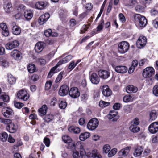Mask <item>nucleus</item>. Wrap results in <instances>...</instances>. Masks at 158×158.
Listing matches in <instances>:
<instances>
[{
	"label": "nucleus",
	"instance_id": "1",
	"mask_svg": "<svg viewBox=\"0 0 158 158\" xmlns=\"http://www.w3.org/2000/svg\"><path fill=\"white\" fill-rule=\"evenodd\" d=\"M84 144L81 141H78L76 143H72L71 146L72 148L79 149L80 153L78 151L73 152L72 155L73 158H82L83 156L85 154V152L84 148Z\"/></svg>",
	"mask_w": 158,
	"mask_h": 158
},
{
	"label": "nucleus",
	"instance_id": "2",
	"mask_svg": "<svg viewBox=\"0 0 158 158\" xmlns=\"http://www.w3.org/2000/svg\"><path fill=\"white\" fill-rule=\"evenodd\" d=\"M135 22L141 27H145L147 23V20L145 17L139 14H136L134 16Z\"/></svg>",
	"mask_w": 158,
	"mask_h": 158
},
{
	"label": "nucleus",
	"instance_id": "3",
	"mask_svg": "<svg viewBox=\"0 0 158 158\" xmlns=\"http://www.w3.org/2000/svg\"><path fill=\"white\" fill-rule=\"evenodd\" d=\"M129 47L128 43L125 41H123L118 44V50L120 53L124 54L128 51Z\"/></svg>",
	"mask_w": 158,
	"mask_h": 158
},
{
	"label": "nucleus",
	"instance_id": "4",
	"mask_svg": "<svg viewBox=\"0 0 158 158\" xmlns=\"http://www.w3.org/2000/svg\"><path fill=\"white\" fill-rule=\"evenodd\" d=\"M17 96L19 99L27 101L29 98V95L26 90L22 89L18 91Z\"/></svg>",
	"mask_w": 158,
	"mask_h": 158
},
{
	"label": "nucleus",
	"instance_id": "5",
	"mask_svg": "<svg viewBox=\"0 0 158 158\" xmlns=\"http://www.w3.org/2000/svg\"><path fill=\"white\" fill-rule=\"evenodd\" d=\"M99 124V122L97 119L93 118L89 120L87 125V128L91 130L95 129Z\"/></svg>",
	"mask_w": 158,
	"mask_h": 158
},
{
	"label": "nucleus",
	"instance_id": "6",
	"mask_svg": "<svg viewBox=\"0 0 158 158\" xmlns=\"http://www.w3.org/2000/svg\"><path fill=\"white\" fill-rule=\"evenodd\" d=\"M69 94L72 98H76L80 96V93L77 88L73 87L70 89Z\"/></svg>",
	"mask_w": 158,
	"mask_h": 158
},
{
	"label": "nucleus",
	"instance_id": "7",
	"mask_svg": "<svg viewBox=\"0 0 158 158\" xmlns=\"http://www.w3.org/2000/svg\"><path fill=\"white\" fill-rule=\"evenodd\" d=\"M2 112L3 116L6 118H9L12 116L14 114L12 110L7 107L2 108Z\"/></svg>",
	"mask_w": 158,
	"mask_h": 158
},
{
	"label": "nucleus",
	"instance_id": "8",
	"mask_svg": "<svg viewBox=\"0 0 158 158\" xmlns=\"http://www.w3.org/2000/svg\"><path fill=\"white\" fill-rule=\"evenodd\" d=\"M101 91L103 95L106 97L110 96L112 94L111 90L107 85H104L102 86Z\"/></svg>",
	"mask_w": 158,
	"mask_h": 158
},
{
	"label": "nucleus",
	"instance_id": "9",
	"mask_svg": "<svg viewBox=\"0 0 158 158\" xmlns=\"http://www.w3.org/2000/svg\"><path fill=\"white\" fill-rule=\"evenodd\" d=\"M154 72V70L152 67H148L146 68L143 73V76L144 77H151L153 75Z\"/></svg>",
	"mask_w": 158,
	"mask_h": 158
},
{
	"label": "nucleus",
	"instance_id": "10",
	"mask_svg": "<svg viewBox=\"0 0 158 158\" xmlns=\"http://www.w3.org/2000/svg\"><path fill=\"white\" fill-rule=\"evenodd\" d=\"M146 42V38L144 36H140L137 41L136 45L138 48H141L145 46Z\"/></svg>",
	"mask_w": 158,
	"mask_h": 158
},
{
	"label": "nucleus",
	"instance_id": "11",
	"mask_svg": "<svg viewBox=\"0 0 158 158\" xmlns=\"http://www.w3.org/2000/svg\"><path fill=\"white\" fill-rule=\"evenodd\" d=\"M69 88L65 85H64L60 86L59 90V94L61 96H64L67 94L69 93Z\"/></svg>",
	"mask_w": 158,
	"mask_h": 158
},
{
	"label": "nucleus",
	"instance_id": "12",
	"mask_svg": "<svg viewBox=\"0 0 158 158\" xmlns=\"http://www.w3.org/2000/svg\"><path fill=\"white\" fill-rule=\"evenodd\" d=\"M149 132L152 134H154L158 131V122H155L152 123L148 127Z\"/></svg>",
	"mask_w": 158,
	"mask_h": 158
},
{
	"label": "nucleus",
	"instance_id": "13",
	"mask_svg": "<svg viewBox=\"0 0 158 158\" xmlns=\"http://www.w3.org/2000/svg\"><path fill=\"white\" fill-rule=\"evenodd\" d=\"M19 43L17 40H14L6 44V48L7 50H11L18 47Z\"/></svg>",
	"mask_w": 158,
	"mask_h": 158
},
{
	"label": "nucleus",
	"instance_id": "14",
	"mask_svg": "<svg viewBox=\"0 0 158 158\" xmlns=\"http://www.w3.org/2000/svg\"><path fill=\"white\" fill-rule=\"evenodd\" d=\"M11 55L15 60H21L22 58V53L20 51L17 50H13L11 52Z\"/></svg>",
	"mask_w": 158,
	"mask_h": 158
},
{
	"label": "nucleus",
	"instance_id": "15",
	"mask_svg": "<svg viewBox=\"0 0 158 158\" xmlns=\"http://www.w3.org/2000/svg\"><path fill=\"white\" fill-rule=\"evenodd\" d=\"M50 17V15L48 13H46L40 16L38 19L39 23L43 25L45 23Z\"/></svg>",
	"mask_w": 158,
	"mask_h": 158
},
{
	"label": "nucleus",
	"instance_id": "16",
	"mask_svg": "<svg viewBox=\"0 0 158 158\" xmlns=\"http://www.w3.org/2000/svg\"><path fill=\"white\" fill-rule=\"evenodd\" d=\"M0 27L2 30V35L5 36H7L9 35V31L5 23L0 24Z\"/></svg>",
	"mask_w": 158,
	"mask_h": 158
},
{
	"label": "nucleus",
	"instance_id": "17",
	"mask_svg": "<svg viewBox=\"0 0 158 158\" xmlns=\"http://www.w3.org/2000/svg\"><path fill=\"white\" fill-rule=\"evenodd\" d=\"M90 79L91 83L94 84H98L100 81L99 77L95 73H93L91 74L90 76Z\"/></svg>",
	"mask_w": 158,
	"mask_h": 158
},
{
	"label": "nucleus",
	"instance_id": "18",
	"mask_svg": "<svg viewBox=\"0 0 158 158\" xmlns=\"http://www.w3.org/2000/svg\"><path fill=\"white\" fill-rule=\"evenodd\" d=\"M107 118L109 119H112L113 121H116L118 118L117 111H110L109 114L107 115Z\"/></svg>",
	"mask_w": 158,
	"mask_h": 158
},
{
	"label": "nucleus",
	"instance_id": "19",
	"mask_svg": "<svg viewBox=\"0 0 158 158\" xmlns=\"http://www.w3.org/2000/svg\"><path fill=\"white\" fill-rule=\"evenodd\" d=\"M98 74L100 77L102 79H106L110 76V73L108 71L105 70H101L98 71Z\"/></svg>",
	"mask_w": 158,
	"mask_h": 158
},
{
	"label": "nucleus",
	"instance_id": "20",
	"mask_svg": "<svg viewBox=\"0 0 158 158\" xmlns=\"http://www.w3.org/2000/svg\"><path fill=\"white\" fill-rule=\"evenodd\" d=\"M45 44L44 43L40 42L36 43L35 47V51L38 53L41 52L44 48Z\"/></svg>",
	"mask_w": 158,
	"mask_h": 158
},
{
	"label": "nucleus",
	"instance_id": "21",
	"mask_svg": "<svg viewBox=\"0 0 158 158\" xmlns=\"http://www.w3.org/2000/svg\"><path fill=\"white\" fill-rule=\"evenodd\" d=\"M73 57V56L71 55L66 56L64 58L58 62L56 64V67H58L62 64L68 62L72 59Z\"/></svg>",
	"mask_w": 158,
	"mask_h": 158
},
{
	"label": "nucleus",
	"instance_id": "22",
	"mask_svg": "<svg viewBox=\"0 0 158 158\" xmlns=\"http://www.w3.org/2000/svg\"><path fill=\"white\" fill-rule=\"evenodd\" d=\"M130 149L131 147L129 146L127 147L122 149L118 152L119 156L124 157L126 156L128 154Z\"/></svg>",
	"mask_w": 158,
	"mask_h": 158
},
{
	"label": "nucleus",
	"instance_id": "23",
	"mask_svg": "<svg viewBox=\"0 0 158 158\" xmlns=\"http://www.w3.org/2000/svg\"><path fill=\"white\" fill-rule=\"evenodd\" d=\"M115 70L118 73H124L127 72V68L124 66H117L115 68Z\"/></svg>",
	"mask_w": 158,
	"mask_h": 158
},
{
	"label": "nucleus",
	"instance_id": "24",
	"mask_svg": "<svg viewBox=\"0 0 158 158\" xmlns=\"http://www.w3.org/2000/svg\"><path fill=\"white\" fill-rule=\"evenodd\" d=\"M12 25L13 26L12 28V32L13 34L16 35L20 34L21 30L20 27L17 25H15V23H12Z\"/></svg>",
	"mask_w": 158,
	"mask_h": 158
},
{
	"label": "nucleus",
	"instance_id": "25",
	"mask_svg": "<svg viewBox=\"0 0 158 158\" xmlns=\"http://www.w3.org/2000/svg\"><path fill=\"white\" fill-rule=\"evenodd\" d=\"M6 129L10 132L14 133L16 131L17 129V126L16 125L11 123L9 125H7Z\"/></svg>",
	"mask_w": 158,
	"mask_h": 158
},
{
	"label": "nucleus",
	"instance_id": "26",
	"mask_svg": "<svg viewBox=\"0 0 158 158\" xmlns=\"http://www.w3.org/2000/svg\"><path fill=\"white\" fill-rule=\"evenodd\" d=\"M143 150V148L142 146H138L135 148L134 155L135 157L140 156Z\"/></svg>",
	"mask_w": 158,
	"mask_h": 158
},
{
	"label": "nucleus",
	"instance_id": "27",
	"mask_svg": "<svg viewBox=\"0 0 158 158\" xmlns=\"http://www.w3.org/2000/svg\"><path fill=\"white\" fill-rule=\"evenodd\" d=\"M47 106L46 105H43L38 110L39 115L41 116L45 115L47 113Z\"/></svg>",
	"mask_w": 158,
	"mask_h": 158
},
{
	"label": "nucleus",
	"instance_id": "28",
	"mask_svg": "<svg viewBox=\"0 0 158 158\" xmlns=\"http://www.w3.org/2000/svg\"><path fill=\"white\" fill-rule=\"evenodd\" d=\"M24 16L27 19H30L33 16L32 10L29 9H27L24 12Z\"/></svg>",
	"mask_w": 158,
	"mask_h": 158
},
{
	"label": "nucleus",
	"instance_id": "29",
	"mask_svg": "<svg viewBox=\"0 0 158 158\" xmlns=\"http://www.w3.org/2000/svg\"><path fill=\"white\" fill-rule=\"evenodd\" d=\"M137 87L132 85L128 86H127L126 88V90L128 93H135L137 91Z\"/></svg>",
	"mask_w": 158,
	"mask_h": 158
},
{
	"label": "nucleus",
	"instance_id": "30",
	"mask_svg": "<svg viewBox=\"0 0 158 158\" xmlns=\"http://www.w3.org/2000/svg\"><path fill=\"white\" fill-rule=\"evenodd\" d=\"M90 135V134L88 132H85L81 133L79 136V139L82 141H84L88 138Z\"/></svg>",
	"mask_w": 158,
	"mask_h": 158
},
{
	"label": "nucleus",
	"instance_id": "31",
	"mask_svg": "<svg viewBox=\"0 0 158 158\" xmlns=\"http://www.w3.org/2000/svg\"><path fill=\"white\" fill-rule=\"evenodd\" d=\"M47 2H39L35 4V6L38 9H42L45 7L47 5Z\"/></svg>",
	"mask_w": 158,
	"mask_h": 158
},
{
	"label": "nucleus",
	"instance_id": "32",
	"mask_svg": "<svg viewBox=\"0 0 158 158\" xmlns=\"http://www.w3.org/2000/svg\"><path fill=\"white\" fill-rule=\"evenodd\" d=\"M68 130L70 132L76 134L80 132V129L79 127L73 126L69 127L68 128Z\"/></svg>",
	"mask_w": 158,
	"mask_h": 158
},
{
	"label": "nucleus",
	"instance_id": "33",
	"mask_svg": "<svg viewBox=\"0 0 158 158\" xmlns=\"http://www.w3.org/2000/svg\"><path fill=\"white\" fill-rule=\"evenodd\" d=\"M8 82L10 85H13L15 83L16 79L11 74H8Z\"/></svg>",
	"mask_w": 158,
	"mask_h": 158
},
{
	"label": "nucleus",
	"instance_id": "34",
	"mask_svg": "<svg viewBox=\"0 0 158 158\" xmlns=\"http://www.w3.org/2000/svg\"><path fill=\"white\" fill-rule=\"evenodd\" d=\"M157 116L156 112L155 110H152L150 113V120L153 121L156 119Z\"/></svg>",
	"mask_w": 158,
	"mask_h": 158
},
{
	"label": "nucleus",
	"instance_id": "35",
	"mask_svg": "<svg viewBox=\"0 0 158 158\" xmlns=\"http://www.w3.org/2000/svg\"><path fill=\"white\" fill-rule=\"evenodd\" d=\"M0 98L4 102H8L9 100V96L5 93H2L0 96Z\"/></svg>",
	"mask_w": 158,
	"mask_h": 158
},
{
	"label": "nucleus",
	"instance_id": "36",
	"mask_svg": "<svg viewBox=\"0 0 158 158\" xmlns=\"http://www.w3.org/2000/svg\"><path fill=\"white\" fill-rule=\"evenodd\" d=\"M62 139L63 141L66 143H69L72 141L71 138L67 135H64L63 136Z\"/></svg>",
	"mask_w": 158,
	"mask_h": 158
},
{
	"label": "nucleus",
	"instance_id": "37",
	"mask_svg": "<svg viewBox=\"0 0 158 158\" xmlns=\"http://www.w3.org/2000/svg\"><path fill=\"white\" fill-rule=\"evenodd\" d=\"M129 129L133 133H137L139 132L140 130V128L138 126L135 125H131L129 127Z\"/></svg>",
	"mask_w": 158,
	"mask_h": 158
},
{
	"label": "nucleus",
	"instance_id": "38",
	"mask_svg": "<svg viewBox=\"0 0 158 158\" xmlns=\"http://www.w3.org/2000/svg\"><path fill=\"white\" fill-rule=\"evenodd\" d=\"M8 138V134L5 132H3L0 134V140L1 141L4 142H6Z\"/></svg>",
	"mask_w": 158,
	"mask_h": 158
},
{
	"label": "nucleus",
	"instance_id": "39",
	"mask_svg": "<svg viewBox=\"0 0 158 158\" xmlns=\"http://www.w3.org/2000/svg\"><path fill=\"white\" fill-rule=\"evenodd\" d=\"M92 157L93 158H102L101 155L97 152L96 150H94L92 151Z\"/></svg>",
	"mask_w": 158,
	"mask_h": 158
},
{
	"label": "nucleus",
	"instance_id": "40",
	"mask_svg": "<svg viewBox=\"0 0 158 158\" xmlns=\"http://www.w3.org/2000/svg\"><path fill=\"white\" fill-rule=\"evenodd\" d=\"M123 100L124 102H132L133 100V98L131 95H127L123 97Z\"/></svg>",
	"mask_w": 158,
	"mask_h": 158
},
{
	"label": "nucleus",
	"instance_id": "41",
	"mask_svg": "<svg viewBox=\"0 0 158 158\" xmlns=\"http://www.w3.org/2000/svg\"><path fill=\"white\" fill-rule=\"evenodd\" d=\"M28 72L30 73H33L35 71V67L33 64H30L27 67Z\"/></svg>",
	"mask_w": 158,
	"mask_h": 158
},
{
	"label": "nucleus",
	"instance_id": "42",
	"mask_svg": "<svg viewBox=\"0 0 158 158\" xmlns=\"http://www.w3.org/2000/svg\"><path fill=\"white\" fill-rule=\"evenodd\" d=\"M4 9L6 13H10L12 10V5L10 3H8L4 6Z\"/></svg>",
	"mask_w": 158,
	"mask_h": 158
},
{
	"label": "nucleus",
	"instance_id": "43",
	"mask_svg": "<svg viewBox=\"0 0 158 158\" xmlns=\"http://www.w3.org/2000/svg\"><path fill=\"white\" fill-rule=\"evenodd\" d=\"M54 116L51 114L47 115L45 118V120L47 122H49L54 119Z\"/></svg>",
	"mask_w": 158,
	"mask_h": 158
},
{
	"label": "nucleus",
	"instance_id": "44",
	"mask_svg": "<svg viewBox=\"0 0 158 158\" xmlns=\"http://www.w3.org/2000/svg\"><path fill=\"white\" fill-rule=\"evenodd\" d=\"M0 122L4 124L9 125L12 123V121L10 119H3L0 118Z\"/></svg>",
	"mask_w": 158,
	"mask_h": 158
},
{
	"label": "nucleus",
	"instance_id": "45",
	"mask_svg": "<svg viewBox=\"0 0 158 158\" xmlns=\"http://www.w3.org/2000/svg\"><path fill=\"white\" fill-rule=\"evenodd\" d=\"M110 104V103L109 102L102 100L100 101L99 105L100 107L103 108L108 106Z\"/></svg>",
	"mask_w": 158,
	"mask_h": 158
},
{
	"label": "nucleus",
	"instance_id": "46",
	"mask_svg": "<svg viewBox=\"0 0 158 158\" xmlns=\"http://www.w3.org/2000/svg\"><path fill=\"white\" fill-rule=\"evenodd\" d=\"M117 152L116 148L112 149L108 153V156L109 157H111L115 155Z\"/></svg>",
	"mask_w": 158,
	"mask_h": 158
},
{
	"label": "nucleus",
	"instance_id": "47",
	"mask_svg": "<svg viewBox=\"0 0 158 158\" xmlns=\"http://www.w3.org/2000/svg\"><path fill=\"white\" fill-rule=\"evenodd\" d=\"M67 106V103L66 102L61 101L59 102V107L61 109H65Z\"/></svg>",
	"mask_w": 158,
	"mask_h": 158
},
{
	"label": "nucleus",
	"instance_id": "48",
	"mask_svg": "<svg viewBox=\"0 0 158 158\" xmlns=\"http://www.w3.org/2000/svg\"><path fill=\"white\" fill-rule=\"evenodd\" d=\"M57 67H56V65L55 66L53 67L51 69L48 75V77L51 78L53 74L55 73V70Z\"/></svg>",
	"mask_w": 158,
	"mask_h": 158
},
{
	"label": "nucleus",
	"instance_id": "49",
	"mask_svg": "<svg viewBox=\"0 0 158 158\" xmlns=\"http://www.w3.org/2000/svg\"><path fill=\"white\" fill-rule=\"evenodd\" d=\"M139 123V121L137 118H136L133 120L131 122V125L137 126Z\"/></svg>",
	"mask_w": 158,
	"mask_h": 158
},
{
	"label": "nucleus",
	"instance_id": "50",
	"mask_svg": "<svg viewBox=\"0 0 158 158\" xmlns=\"http://www.w3.org/2000/svg\"><path fill=\"white\" fill-rule=\"evenodd\" d=\"M152 91L154 94L155 96H158V83L154 87Z\"/></svg>",
	"mask_w": 158,
	"mask_h": 158
},
{
	"label": "nucleus",
	"instance_id": "51",
	"mask_svg": "<svg viewBox=\"0 0 158 158\" xmlns=\"http://www.w3.org/2000/svg\"><path fill=\"white\" fill-rule=\"evenodd\" d=\"M110 149V147L108 144H106L103 147V151L105 153H107Z\"/></svg>",
	"mask_w": 158,
	"mask_h": 158
},
{
	"label": "nucleus",
	"instance_id": "52",
	"mask_svg": "<svg viewBox=\"0 0 158 158\" xmlns=\"http://www.w3.org/2000/svg\"><path fill=\"white\" fill-rule=\"evenodd\" d=\"M52 84V82L51 81H47L45 85V89L46 90H48L51 88Z\"/></svg>",
	"mask_w": 158,
	"mask_h": 158
},
{
	"label": "nucleus",
	"instance_id": "53",
	"mask_svg": "<svg viewBox=\"0 0 158 158\" xmlns=\"http://www.w3.org/2000/svg\"><path fill=\"white\" fill-rule=\"evenodd\" d=\"M137 4L136 0H130L128 6H134Z\"/></svg>",
	"mask_w": 158,
	"mask_h": 158
},
{
	"label": "nucleus",
	"instance_id": "54",
	"mask_svg": "<svg viewBox=\"0 0 158 158\" xmlns=\"http://www.w3.org/2000/svg\"><path fill=\"white\" fill-rule=\"evenodd\" d=\"M76 64L74 61H71L69 64L68 68L71 70H72L76 66Z\"/></svg>",
	"mask_w": 158,
	"mask_h": 158
},
{
	"label": "nucleus",
	"instance_id": "55",
	"mask_svg": "<svg viewBox=\"0 0 158 158\" xmlns=\"http://www.w3.org/2000/svg\"><path fill=\"white\" fill-rule=\"evenodd\" d=\"M44 143L47 147H49L50 144V139L48 138L45 137L44 139Z\"/></svg>",
	"mask_w": 158,
	"mask_h": 158
},
{
	"label": "nucleus",
	"instance_id": "56",
	"mask_svg": "<svg viewBox=\"0 0 158 158\" xmlns=\"http://www.w3.org/2000/svg\"><path fill=\"white\" fill-rule=\"evenodd\" d=\"M15 106L18 108H20L23 106V104L19 102H14Z\"/></svg>",
	"mask_w": 158,
	"mask_h": 158
},
{
	"label": "nucleus",
	"instance_id": "57",
	"mask_svg": "<svg viewBox=\"0 0 158 158\" xmlns=\"http://www.w3.org/2000/svg\"><path fill=\"white\" fill-rule=\"evenodd\" d=\"M52 31L51 29H50L45 30L44 32L45 35L46 37H49L51 36Z\"/></svg>",
	"mask_w": 158,
	"mask_h": 158
},
{
	"label": "nucleus",
	"instance_id": "58",
	"mask_svg": "<svg viewBox=\"0 0 158 158\" xmlns=\"http://www.w3.org/2000/svg\"><path fill=\"white\" fill-rule=\"evenodd\" d=\"M63 74V72H61L59 74L58 77L56 79L55 81L56 83L58 82L59 81H60L62 78V75Z\"/></svg>",
	"mask_w": 158,
	"mask_h": 158
},
{
	"label": "nucleus",
	"instance_id": "59",
	"mask_svg": "<svg viewBox=\"0 0 158 158\" xmlns=\"http://www.w3.org/2000/svg\"><path fill=\"white\" fill-rule=\"evenodd\" d=\"M119 17L120 21L122 23L126 21L124 15L122 13H120L119 15Z\"/></svg>",
	"mask_w": 158,
	"mask_h": 158
},
{
	"label": "nucleus",
	"instance_id": "60",
	"mask_svg": "<svg viewBox=\"0 0 158 158\" xmlns=\"http://www.w3.org/2000/svg\"><path fill=\"white\" fill-rule=\"evenodd\" d=\"M1 62H2L1 64L2 66L5 67H7L9 65L8 62L6 60H3L2 61L1 60Z\"/></svg>",
	"mask_w": 158,
	"mask_h": 158
},
{
	"label": "nucleus",
	"instance_id": "61",
	"mask_svg": "<svg viewBox=\"0 0 158 158\" xmlns=\"http://www.w3.org/2000/svg\"><path fill=\"white\" fill-rule=\"evenodd\" d=\"M120 106L121 104L120 103H116L113 105V108L114 109L118 110L120 109Z\"/></svg>",
	"mask_w": 158,
	"mask_h": 158
},
{
	"label": "nucleus",
	"instance_id": "62",
	"mask_svg": "<svg viewBox=\"0 0 158 158\" xmlns=\"http://www.w3.org/2000/svg\"><path fill=\"white\" fill-rule=\"evenodd\" d=\"M152 24L155 28L158 27V19H156L153 21Z\"/></svg>",
	"mask_w": 158,
	"mask_h": 158
},
{
	"label": "nucleus",
	"instance_id": "63",
	"mask_svg": "<svg viewBox=\"0 0 158 158\" xmlns=\"http://www.w3.org/2000/svg\"><path fill=\"white\" fill-rule=\"evenodd\" d=\"M147 60L144 59L140 60L139 63V65L140 66H143L145 63L147 62Z\"/></svg>",
	"mask_w": 158,
	"mask_h": 158
},
{
	"label": "nucleus",
	"instance_id": "64",
	"mask_svg": "<svg viewBox=\"0 0 158 158\" xmlns=\"http://www.w3.org/2000/svg\"><path fill=\"white\" fill-rule=\"evenodd\" d=\"M87 29L88 28L86 27L85 25H83L81 30V33H85Z\"/></svg>",
	"mask_w": 158,
	"mask_h": 158
}]
</instances>
